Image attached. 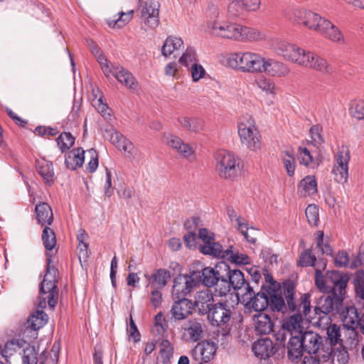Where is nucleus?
I'll return each instance as SVG.
<instances>
[{
  "label": "nucleus",
  "instance_id": "obj_11",
  "mask_svg": "<svg viewBox=\"0 0 364 364\" xmlns=\"http://www.w3.org/2000/svg\"><path fill=\"white\" fill-rule=\"evenodd\" d=\"M238 134L241 143L247 149L255 151L260 149V135L252 117L238 124Z\"/></svg>",
  "mask_w": 364,
  "mask_h": 364
},
{
  "label": "nucleus",
  "instance_id": "obj_51",
  "mask_svg": "<svg viewBox=\"0 0 364 364\" xmlns=\"http://www.w3.org/2000/svg\"><path fill=\"white\" fill-rule=\"evenodd\" d=\"M316 257L311 249H306L299 256L298 265L302 267H314L316 263Z\"/></svg>",
  "mask_w": 364,
  "mask_h": 364
},
{
  "label": "nucleus",
  "instance_id": "obj_29",
  "mask_svg": "<svg viewBox=\"0 0 364 364\" xmlns=\"http://www.w3.org/2000/svg\"><path fill=\"white\" fill-rule=\"evenodd\" d=\"M255 329L257 334L267 335L273 331L274 323L266 313H258L253 317Z\"/></svg>",
  "mask_w": 364,
  "mask_h": 364
},
{
  "label": "nucleus",
  "instance_id": "obj_60",
  "mask_svg": "<svg viewBox=\"0 0 364 364\" xmlns=\"http://www.w3.org/2000/svg\"><path fill=\"white\" fill-rule=\"evenodd\" d=\"M351 116L358 120L364 119V101L355 102L350 107Z\"/></svg>",
  "mask_w": 364,
  "mask_h": 364
},
{
  "label": "nucleus",
  "instance_id": "obj_57",
  "mask_svg": "<svg viewBox=\"0 0 364 364\" xmlns=\"http://www.w3.org/2000/svg\"><path fill=\"white\" fill-rule=\"evenodd\" d=\"M322 132V127L318 124L313 125L310 128L309 134L311 139V143L314 146H319L324 142Z\"/></svg>",
  "mask_w": 364,
  "mask_h": 364
},
{
  "label": "nucleus",
  "instance_id": "obj_24",
  "mask_svg": "<svg viewBox=\"0 0 364 364\" xmlns=\"http://www.w3.org/2000/svg\"><path fill=\"white\" fill-rule=\"evenodd\" d=\"M255 355L260 359H267L274 355L278 350L269 338L258 339L252 347Z\"/></svg>",
  "mask_w": 364,
  "mask_h": 364
},
{
  "label": "nucleus",
  "instance_id": "obj_55",
  "mask_svg": "<svg viewBox=\"0 0 364 364\" xmlns=\"http://www.w3.org/2000/svg\"><path fill=\"white\" fill-rule=\"evenodd\" d=\"M197 61L196 50L192 47L187 48L178 60L179 63L185 67H188L191 63H197Z\"/></svg>",
  "mask_w": 364,
  "mask_h": 364
},
{
  "label": "nucleus",
  "instance_id": "obj_35",
  "mask_svg": "<svg viewBox=\"0 0 364 364\" xmlns=\"http://www.w3.org/2000/svg\"><path fill=\"white\" fill-rule=\"evenodd\" d=\"M318 33L333 42L343 41V35L338 28L326 18L323 21Z\"/></svg>",
  "mask_w": 364,
  "mask_h": 364
},
{
  "label": "nucleus",
  "instance_id": "obj_18",
  "mask_svg": "<svg viewBox=\"0 0 364 364\" xmlns=\"http://www.w3.org/2000/svg\"><path fill=\"white\" fill-rule=\"evenodd\" d=\"M216 350L217 345L214 342L203 341L191 350V355L196 360H200V363H208L214 358Z\"/></svg>",
  "mask_w": 364,
  "mask_h": 364
},
{
  "label": "nucleus",
  "instance_id": "obj_14",
  "mask_svg": "<svg viewBox=\"0 0 364 364\" xmlns=\"http://www.w3.org/2000/svg\"><path fill=\"white\" fill-rule=\"evenodd\" d=\"M289 18H293L297 23L302 24L306 28L316 31L318 33L321 27L323 21L325 20L320 15L311 11L299 8L294 9L292 16Z\"/></svg>",
  "mask_w": 364,
  "mask_h": 364
},
{
  "label": "nucleus",
  "instance_id": "obj_25",
  "mask_svg": "<svg viewBox=\"0 0 364 364\" xmlns=\"http://www.w3.org/2000/svg\"><path fill=\"white\" fill-rule=\"evenodd\" d=\"M268 293L269 291L265 290L264 287H261V289L257 293L244 294V296H249L250 301L248 304H250L252 308L259 313H263L262 311L268 309Z\"/></svg>",
  "mask_w": 364,
  "mask_h": 364
},
{
  "label": "nucleus",
  "instance_id": "obj_53",
  "mask_svg": "<svg viewBox=\"0 0 364 364\" xmlns=\"http://www.w3.org/2000/svg\"><path fill=\"white\" fill-rule=\"evenodd\" d=\"M323 236L324 235L323 231H318L316 232V240L317 247L320 250L322 254L332 256L333 250L328 242H324Z\"/></svg>",
  "mask_w": 364,
  "mask_h": 364
},
{
  "label": "nucleus",
  "instance_id": "obj_38",
  "mask_svg": "<svg viewBox=\"0 0 364 364\" xmlns=\"http://www.w3.org/2000/svg\"><path fill=\"white\" fill-rule=\"evenodd\" d=\"M178 122L184 129L195 133L203 130L204 127L203 120L196 117L180 116Z\"/></svg>",
  "mask_w": 364,
  "mask_h": 364
},
{
  "label": "nucleus",
  "instance_id": "obj_37",
  "mask_svg": "<svg viewBox=\"0 0 364 364\" xmlns=\"http://www.w3.org/2000/svg\"><path fill=\"white\" fill-rule=\"evenodd\" d=\"M349 157L346 154L345 156L338 155L337 158L338 166L333 169L335 180L339 183L347 182L348 177V164Z\"/></svg>",
  "mask_w": 364,
  "mask_h": 364
},
{
  "label": "nucleus",
  "instance_id": "obj_47",
  "mask_svg": "<svg viewBox=\"0 0 364 364\" xmlns=\"http://www.w3.org/2000/svg\"><path fill=\"white\" fill-rule=\"evenodd\" d=\"M348 337L345 341V344H343V342L340 346H343L347 350H350V352L355 355H358V351L360 349L359 346V335L357 331H349Z\"/></svg>",
  "mask_w": 364,
  "mask_h": 364
},
{
  "label": "nucleus",
  "instance_id": "obj_64",
  "mask_svg": "<svg viewBox=\"0 0 364 364\" xmlns=\"http://www.w3.org/2000/svg\"><path fill=\"white\" fill-rule=\"evenodd\" d=\"M237 223L238 225V230L241 234H242L247 242L251 244H255V242H257V237L255 236H252L248 233V230L250 228L247 227V224L242 223L240 218H237Z\"/></svg>",
  "mask_w": 364,
  "mask_h": 364
},
{
  "label": "nucleus",
  "instance_id": "obj_61",
  "mask_svg": "<svg viewBox=\"0 0 364 364\" xmlns=\"http://www.w3.org/2000/svg\"><path fill=\"white\" fill-rule=\"evenodd\" d=\"M315 284L321 292L327 293L328 283L326 282V277L324 276L319 269L315 270Z\"/></svg>",
  "mask_w": 364,
  "mask_h": 364
},
{
  "label": "nucleus",
  "instance_id": "obj_17",
  "mask_svg": "<svg viewBox=\"0 0 364 364\" xmlns=\"http://www.w3.org/2000/svg\"><path fill=\"white\" fill-rule=\"evenodd\" d=\"M208 28L213 35L238 40L239 24L214 21L208 23Z\"/></svg>",
  "mask_w": 364,
  "mask_h": 364
},
{
  "label": "nucleus",
  "instance_id": "obj_21",
  "mask_svg": "<svg viewBox=\"0 0 364 364\" xmlns=\"http://www.w3.org/2000/svg\"><path fill=\"white\" fill-rule=\"evenodd\" d=\"M301 334H297L305 352L309 354H314L318 353V356H321V352L319 351L320 346L322 343V338L313 331H303Z\"/></svg>",
  "mask_w": 364,
  "mask_h": 364
},
{
  "label": "nucleus",
  "instance_id": "obj_1",
  "mask_svg": "<svg viewBox=\"0 0 364 364\" xmlns=\"http://www.w3.org/2000/svg\"><path fill=\"white\" fill-rule=\"evenodd\" d=\"M296 285L289 279L282 283V288L272 289L268 293V309L272 312L285 314L288 311L301 313L305 317L311 313L310 295L304 294L299 301L296 297Z\"/></svg>",
  "mask_w": 364,
  "mask_h": 364
},
{
  "label": "nucleus",
  "instance_id": "obj_16",
  "mask_svg": "<svg viewBox=\"0 0 364 364\" xmlns=\"http://www.w3.org/2000/svg\"><path fill=\"white\" fill-rule=\"evenodd\" d=\"M140 18L145 25L154 28L159 23V7L158 1H148L144 5L141 4Z\"/></svg>",
  "mask_w": 364,
  "mask_h": 364
},
{
  "label": "nucleus",
  "instance_id": "obj_46",
  "mask_svg": "<svg viewBox=\"0 0 364 364\" xmlns=\"http://www.w3.org/2000/svg\"><path fill=\"white\" fill-rule=\"evenodd\" d=\"M221 258L230 260L237 265L249 264L251 262V259L247 255L239 253L238 252H234L231 250H225Z\"/></svg>",
  "mask_w": 364,
  "mask_h": 364
},
{
  "label": "nucleus",
  "instance_id": "obj_44",
  "mask_svg": "<svg viewBox=\"0 0 364 364\" xmlns=\"http://www.w3.org/2000/svg\"><path fill=\"white\" fill-rule=\"evenodd\" d=\"M134 11L127 12L119 11L117 14L107 20V24L112 28H122L125 26L133 17Z\"/></svg>",
  "mask_w": 364,
  "mask_h": 364
},
{
  "label": "nucleus",
  "instance_id": "obj_42",
  "mask_svg": "<svg viewBox=\"0 0 364 364\" xmlns=\"http://www.w3.org/2000/svg\"><path fill=\"white\" fill-rule=\"evenodd\" d=\"M264 35L257 28L239 24L238 40L241 41H256L264 38Z\"/></svg>",
  "mask_w": 364,
  "mask_h": 364
},
{
  "label": "nucleus",
  "instance_id": "obj_19",
  "mask_svg": "<svg viewBox=\"0 0 364 364\" xmlns=\"http://www.w3.org/2000/svg\"><path fill=\"white\" fill-rule=\"evenodd\" d=\"M215 304L214 295L211 290L208 289L197 291L193 303L198 314L205 316L210 313Z\"/></svg>",
  "mask_w": 364,
  "mask_h": 364
},
{
  "label": "nucleus",
  "instance_id": "obj_58",
  "mask_svg": "<svg viewBox=\"0 0 364 364\" xmlns=\"http://www.w3.org/2000/svg\"><path fill=\"white\" fill-rule=\"evenodd\" d=\"M318 208L314 205L311 204L306 208V216L309 223L311 225L317 226L319 220Z\"/></svg>",
  "mask_w": 364,
  "mask_h": 364
},
{
  "label": "nucleus",
  "instance_id": "obj_41",
  "mask_svg": "<svg viewBox=\"0 0 364 364\" xmlns=\"http://www.w3.org/2000/svg\"><path fill=\"white\" fill-rule=\"evenodd\" d=\"M246 57H247V52L230 53L225 58L226 65L231 68L237 69L244 72L245 67L246 65V61H245Z\"/></svg>",
  "mask_w": 364,
  "mask_h": 364
},
{
  "label": "nucleus",
  "instance_id": "obj_43",
  "mask_svg": "<svg viewBox=\"0 0 364 364\" xmlns=\"http://www.w3.org/2000/svg\"><path fill=\"white\" fill-rule=\"evenodd\" d=\"M183 46V41L181 38L173 36L167 37L161 48V53L164 56H169L175 50L180 49Z\"/></svg>",
  "mask_w": 364,
  "mask_h": 364
},
{
  "label": "nucleus",
  "instance_id": "obj_27",
  "mask_svg": "<svg viewBox=\"0 0 364 364\" xmlns=\"http://www.w3.org/2000/svg\"><path fill=\"white\" fill-rule=\"evenodd\" d=\"M36 166L45 184L48 186H52L55 179L53 162L45 159H37Z\"/></svg>",
  "mask_w": 364,
  "mask_h": 364
},
{
  "label": "nucleus",
  "instance_id": "obj_62",
  "mask_svg": "<svg viewBox=\"0 0 364 364\" xmlns=\"http://www.w3.org/2000/svg\"><path fill=\"white\" fill-rule=\"evenodd\" d=\"M283 164L286 168L287 173L289 176H292L295 171V159L293 154L289 151H285V156L283 158Z\"/></svg>",
  "mask_w": 364,
  "mask_h": 364
},
{
  "label": "nucleus",
  "instance_id": "obj_54",
  "mask_svg": "<svg viewBox=\"0 0 364 364\" xmlns=\"http://www.w3.org/2000/svg\"><path fill=\"white\" fill-rule=\"evenodd\" d=\"M234 4H237L239 9L245 11H257L261 6V0H235Z\"/></svg>",
  "mask_w": 364,
  "mask_h": 364
},
{
  "label": "nucleus",
  "instance_id": "obj_5",
  "mask_svg": "<svg viewBox=\"0 0 364 364\" xmlns=\"http://www.w3.org/2000/svg\"><path fill=\"white\" fill-rule=\"evenodd\" d=\"M50 264L51 255L47 254L46 272L39 287L40 294L41 296L46 295V296L39 299L38 307L41 309L46 308L48 304L50 309H53L58 303V289L56 274L58 271Z\"/></svg>",
  "mask_w": 364,
  "mask_h": 364
},
{
  "label": "nucleus",
  "instance_id": "obj_59",
  "mask_svg": "<svg viewBox=\"0 0 364 364\" xmlns=\"http://www.w3.org/2000/svg\"><path fill=\"white\" fill-rule=\"evenodd\" d=\"M355 296L364 301V272L358 274L354 281Z\"/></svg>",
  "mask_w": 364,
  "mask_h": 364
},
{
  "label": "nucleus",
  "instance_id": "obj_7",
  "mask_svg": "<svg viewBox=\"0 0 364 364\" xmlns=\"http://www.w3.org/2000/svg\"><path fill=\"white\" fill-rule=\"evenodd\" d=\"M215 170L220 178L234 181L240 175L243 164L240 158L235 154L220 150L215 153Z\"/></svg>",
  "mask_w": 364,
  "mask_h": 364
},
{
  "label": "nucleus",
  "instance_id": "obj_9",
  "mask_svg": "<svg viewBox=\"0 0 364 364\" xmlns=\"http://www.w3.org/2000/svg\"><path fill=\"white\" fill-rule=\"evenodd\" d=\"M303 314L295 313L289 318L283 321L282 327L274 333V338L277 341V349L284 352L285 350V341L287 336H296L301 334L302 331Z\"/></svg>",
  "mask_w": 364,
  "mask_h": 364
},
{
  "label": "nucleus",
  "instance_id": "obj_39",
  "mask_svg": "<svg viewBox=\"0 0 364 364\" xmlns=\"http://www.w3.org/2000/svg\"><path fill=\"white\" fill-rule=\"evenodd\" d=\"M264 58L257 53L247 52V57L245 59L246 65L245 71L247 73H262L264 70Z\"/></svg>",
  "mask_w": 364,
  "mask_h": 364
},
{
  "label": "nucleus",
  "instance_id": "obj_31",
  "mask_svg": "<svg viewBox=\"0 0 364 364\" xmlns=\"http://www.w3.org/2000/svg\"><path fill=\"white\" fill-rule=\"evenodd\" d=\"M321 357L324 361L331 359L333 364H346L349 360V353L343 346H331L330 350L323 354Z\"/></svg>",
  "mask_w": 364,
  "mask_h": 364
},
{
  "label": "nucleus",
  "instance_id": "obj_8",
  "mask_svg": "<svg viewBox=\"0 0 364 364\" xmlns=\"http://www.w3.org/2000/svg\"><path fill=\"white\" fill-rule=\"evenodd\" d=\"M95 56L100 65L102 72L107 77H109V75H112L119 82L123 83L127 88L133 90L137 88L138 84L135 77L128 70L119 64H112L101 53V51H100L98 55Z\"/></svg>",
  "mask_w": 364,
  "mask_h": 364
},
{
  "label": "nucleus",
  "instance_id": "obj_26",
  "mask_svg": "<svg viewBox=\"0 0 364 364\" xmlns=\"http://www.w3.org/2000/svg\"><path fill=\"white\" fill-rule=\"evenodd\" d=\"M167 144L183 158H188L194 153L190 144L185 143L179 136L168 134L165 136Z\"/></svg>",
  "mask_w": 364,
  "mask_h": 364
},
{
  "label": "nucleus",
  "instance_id": "obj_4",
  "mask_svg": "<svg viewBox=\"0 0 364 364\" xmlns=\"http://www.w3.org/2000/svg\"><path fill=\"white\" fill-rule=\"evenodd\" d=\"M314 306V316L311 317L310 313L306 317L314 325L327 326L331 323V316H336L344 306L346 296L335 293H324Z\"/></svg>",
  "mask_w": 364,
  "mask_h": 364
},
{
  "label": "nucleus",
  "instance_id": "obj_48",
  "mask_svg": "<svg viewBox=\"0 0 364 364\" xmlns=\"http://www.w3.org/2000/svg\"><path fill=\"white\" fill-rule=\"evenodd\" d=\"M56 142L61 152L64 153L74 145L75 137L70 132H63L56 139Z\"/></svg>",
  "mask_w": 364,
  "mask_h": 364
},
{
  "label": "nucleus",
  "instance_id": "obj_34",
  "mask_svg": "<svg viewBox=\"0 0 364 364\" xmlns=\"http://www.w3.org/2000/svg\"><path fill=\"white\" fill-rule=\"evenodd\" d=\"M106 133L107 134V137L109 136L110 142L118 149L131 153L132 149L134 148L132 143L128 141L120 132L110 128L106 129Z\"/></svg>",
  "mask_w": 364,
  "mask_h": 364
},
{
  "label": "nucleus",
  "instance_id": "obj_22",
  "mask_svg": "<svg viewBox=\"0 0 364 364\" xmlns=\"http://www.w3.org/2000/svg\"><path fill=\"white\" fill-rule=\"evenodd\" d=\"M205 325L198 318H191L182 325L183 336L190 342H198L204 336Z\"/></svg>",
  "mask_w": 364,
  "mask_h": 364
},
{
  "label": "nucleus",
  "instance_id": "obj_45",
  "mask_svg": "<svg viewBox=\"0 0 364 364\" xmlns=\"http://www.w3.org/2000/svg\"><path fill=\"white\" fill-rule=\"evenodd\" d=\"M299 190L303 196L314 195L317 193V181L314 176H306L299 184Z\"/></svg>",
  "mask_w": 364,
  "mask_h": 364
},
{
  "label": "nucleus",
  "instance_id": "obj_33",
  "mask_svg": "<svg viewBox=\"0 0 364 364\" xmlns=\"http://www.w3.org/2000/svg\"><path fill=\"white\" fill-rule=\"evenodd\" d=\"M267 75L272 76H285L289 73V69L283 63L274 59H264V70Z\"/></svg>",
  "mask_w": 364,
  "mask_h": 364
},
{
  "label": "nucleus",
  "instance_id": "obj_15",
  "mask_svg": "<svg viewBox=\"0 0 364 364\" xmlns=\"http://www.w3.org/2000/svg\"><path fill=\"white\" fill-rule=\"evenodd\" d=\"M347 273L338 270L326 272V282L328 283L327 293H335L346 296L347 287L349 282Z\"/></svg>",
  "mask_w": 364,
  "mask_h": 364
},
{
  "label": "nucleus",
  "instance_id": "obj_3",
  "mask_svg": "<svg viewBox=\"0 0 364 364\" xmlns=\"http://www.w3.org/2000/svg\"><path fill=\"white\" fill-rule=\"evenodd\" d=\"M191 266L197 287L201 284L208 289L213 287L215 294L223 296V284H225L224 282L225 262H218L211 267H206L200 261H195Z\"/></svg>",
  "mask_w": 364,
  "mask_h": 364
},
{
  "label": "nucleus",
  "instance_id": "obj_10",
  "mask_svg": "<svg viewBox=\"0 0 364 364\" xmlns=\"http://www.w3.org/2000/svg\"><path fill=\"white\" fill-rule=\"evenodd\" d=\"M225 271L223 284V296H225L230 291L231 289L234 290H244V294L253 293V287L245 278L244 274L240 269H232L229 264L225 262Z\"/></svg>",
  "mask_w": 364,
  "mask_h": 364
},
{
  "label": "nucleus",
  "instance_id": "obj_30",
  "mask_svg": "<svg viewBox=\"0 0 364 364\" xmlns=\"http://www.w3.org/2000/svg\"><path fill=\"white\" fill-rule=\"evenodd\" d=\"M288 359L292 363H299L303 356L304 351L302 343L297 334L290 337L287 346Z\"/></svg>",
  "mask_w": 364,
  "mask_h": 364
},
{
  "label": "nucleus",
  "instance_id": "obj_32",
  "mask_svg": "<svg viewBox=\"0 0 364 364\" xmlns=\"http://www.w3.org/2000/svg\"><path fill=\"white\" fill-rule=\"evenodd\" d=\"M85 151L82 148L73 149L65 156V164L67 168L74 171L81 167L85 161Z\"/></svg>",
  "mask_w": 364,
  "mask_h": 364
},
{
  "label": "nucleus",
  "instance_id": "obj_23",
  "mask_svg": "<svg viewBox=\"0 0 364 364\" xmlns=\"http://www.w3.org/2000/svg\"><path fill=\"white\" fill-rule=\"evenodd\" d=\"M174 302L171 309L172 317L176 321H181L187 318L193 309V304L191 300L187 298L173 299Z\"/></svg>",
  "mask_w": 364,
  "mask_h": 364
},
{
  "label": "nucleus",
  "instance_id": "obj_49",
  "mask_svg": "<svg viewBox=\"0 0 364 364\" xmlns=\"http://www.w3.org/2000/svg\"><path fill=\"white\" fill-rule=\"evenodd\" d=\"M42 241L47 250H52L56 245L55 234L53 229L46 226L42 232Z\"/></svg>",
  "mask_w": 364,
  "mask_h": 364
},
{
  "label": "nucleus",
  "instance_id": "obj_56",
  "mask_svg": "<svg viewBox=\"0 0 364 364\" xmlns=\"http://www.w3.org/2000/svg\"><path fill=\"white\" fill-rule=\"evenodd\" d=\"M159 353L164 363L168 361L173 356V348L168 340L163 339L161 341Z\"/></svg>",
  "mask_w": 364,
  "mask_h": 364
},
{
  "label": "nucleus",
  "instance_id": "obj_36",
  "mask_svg": "<svg viewBox=\"0 0 364 364\" xmlns=\"http://www.w3.org/2000/svg\"><path fill=\"white\" fill-rule=\"evenodd\" d=\"M36 220L41 225H50L53 222V214L50 206L45 202H41L35 207Z\"/></svg>",
  "mask_w": 364,
  "mask_h": 364
},
{
  "label": "nucleus",
  "instance_id": "obj_6",
  "mask_svg": "<svg viewBox=\"0 0 364 364\" xmlns=\"http://www.w3.org/2000/svg\"><path fill=\"white\" fill-rule=\"evenodd\" d=\"M232 314V306L228 300H225L215 302L210 313L206 316L211 326L219 328L216 334L218 337L221 336L223 339L230 336V321Z\"/></svg>",
  "mask_w": 364,
  "mask_h": 364
},
{
  "label": "nucleus",
  "instance_id": "obj_2",
  "mask_svg": "<svg viewBox=\"0 0 364 364\" xmlns=\"http://www.w3.org/2000/svg\"><path fill=\"white\" fill-rule=\"evenodd\" d=\"M277 52L285 59L299 65L313 68L323 73H331L333 68L327 61L316 54L306 51L296 45L286 41H280L277 44Z\"/></svg>",
  "mask_w": 364,
  "mask_h": 364
},
{
  "label": "nucleus",
  "instance_id": "obj_40",
  "mask_svg": "<svg viewBox=\"0 0 364 364\" xmlns=\"http://www.w3.org/2000/svg\"><path fill=\"white\" fill-rule=\"evenodd\" d=\"M48 316L42 309H37L31 313L27 319L28 327L37 331L44 326L48 322Z\"/></svg>",
  "mask_w": 364,
  "mask_h": 364
},
{
  "label": "nucleus",
  "instance_id": "obj_28",
  "mask_svg": "<svg viewBox=\"0 0 364 364\" xmlns=\"http://www.w3.org/2000/svg\"><path fill=\"white\" fill-rule=\"evenodd\" d=\"M144 277L149 281V285L152 289H162L171 278L168 270L163 268L156 269L151 275L144 274Z\"/></svg>",
  "mask_w": 364,
  "mask_h": 364
},
{
  "label": "nucleus",
  "instance_id": "obj_50",
  "mask_svg": "<svg viewBox=\"0 0 364 364\" xmlns=\"http://www.w3.org/2000/svg\"><path fill=\"white\" fill-rule=\"evenodd\" d=\"M327 338L329 341L331 346H335L337 344H341L340 327L335 323H330L327 328Z\"/></svg>",
  "mask_w": 364,
  "mask_h": 364
},
{
  "label": "nucleus",
  "instance_id": "obj_63",
  "mask_svg": "<svg viewBox=\"0 0 364 364\" xmlns=\"http://www.w3.org/2000/svg\"><path fill=\"white\" fill-rule=\"evenodd\" d=\"M154 326L159 334H164L166 332L168 324L161 311L159 312L154 317Z\"/></svg>",
  "mask_w": 364,
  "mask_h": 364
},
{
  "label": "nucleus",
  "instance_id": "obj_12",
  "mask_svg": "<svg viewBox=\"0 0 364 364\" xmlns=\"http://www.w3.org/2000/svg\"><path fill=\"white\" fill-rule=\"evenodd\" d=\"M196 287H197L196 279L190 266L188 274H180L174 278L172 287L173 299L186 298Z\"/></svg>",
  "mask_w": 364,
  "mask_h": 364
},
{
  "label": "nucleus",
  "instance_id": "obj_52",
  "mask_svg": "<svg viewBox=\"0 0 364 364\" xmlns=\"http://www.w3.org/2000/svg\"><path fill=\"white\" fill-rule=\"evenodd\" d=\"M38 352L34 346H28L23 349L22 364H38Z\"/></svg>",
  "mask_w": 364,
  "mask_h": 364
},
{
  "label": "nucleus",
  "instance_id": "obj_13",
  "mask_svg": "<svg viewBox=\"0 0 364 364\" xmlns=\"http://www.w3.org/2000/svg\"><path fill=\"white\" fill-rule=\"evenodd\" d=\"M198 238L203 241L199 250L203 255H211L215 257H222L225 250L223 246L215 241V235L206 228H199Z\"/></svg>",
  "mask_w": 364,
  "mask_h": 364
},
{
  "label": "nucleus",
  "instance_id": "obj_20",
  "mask_svg": "<svg viewBox=\"0 0 364 364\" xmlns=\"http://www.w3.org/2000/svg\"><path fill=\"white\" fill-rule=\"evenodd\" d=\"M343 327L348 331H357L360 325V314L354 305H344L338 315Z\"/></svg>",
  "mask_w": 364,
  "mask_h": 364
}]
</instances>
